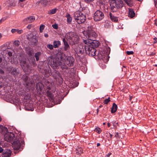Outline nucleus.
<instances>
[{
	"label": "nucleus",
	"mask_w": 157,
	"mask_h": 157,
	"mask_svg": "<svg viewBox=\"0 0 157 157\" xmlns=\"http://www.w3.org/2000/svg\"><path fill=\"white\" fill-rule=\"evenodd\" d=\"M4 71L2 69L0 68V74L3 75L4 74Z\"/></svg>",
	"instance_id": "48"
},
{
	"label": "nucleus",
	"mask_w": 157,
	"mask_h": 157,
	"mask_svg": "<svg viewBox=\"0 0 157 157\" xmlns=\"http://www.w3.org/2000/svg\"><path fill=\"white\" fill-rule=\"evenodd\" d=\"M128 12V17L132 18L135 16V13L134 11L131 8H129Z\"/></svg>",
	"instance_id": "20"
},
{
	"label": "nucleus",
	"mask_w": 157,
	"mask_h": 157,
	"mask_svg": "<svg viewBox=\"0 0 157 157\" xmlns=\"http://www.w3.org/2000/svg\"><path fill=\"white\" fill-rule=\"evenodd\" d=\"M86 45V53L90 56H93L96 55V50L95 48H92L87 44Z\"/></svg>",
	"instance_id": "8"
},
{
	"label": "nucleus",
	"mask_w": 157,
	"mask_h": 157,
	"mask_svg": "<svg viewBox=\"0 0 157 157\" xmlns=\"http://www.w3.org/2000/svg\"><path fill=\"white\" fill-rule=\"evenodd\" d=\"M87 27V30L83 33L84 35L86 34V36L88 38L87 40H84L83 42L85 44H87V42L95 39L97 36L94 28L91 26L88 25Z\"/></svg>",
	"instance_id": "2"
},
{
	"label": "nucleus",
	"mask_w": 157,
	"mask_h": 157,
	"mask_svg": "<svg viewBox=\"0 0 157 157\" xmlns=\"http://www.w3.org/2000/svg\"><path fill=\"white\" fill-rule=\"evenodd\" d=\"M109 17L110 19L113 21L117 22L118 21V18L114 16L111 13H109Z\"/></svg>",
	"instance_id": "22"
},
{
	"label": "nucleus",
	"mask_w": 157,
	"mask_h": 157,
	"mask_svg": "<svg viewBox=\"0 0 157 157\" xmlns=\"http://www.w3.org/2000/svg\"><path fill=\"white\" fill-rule=\"evenodd\" d=\"M19 74V71L17 70V68H14L12 69L11 71V74L14 77L16 78L18 75Z\"/></svg>",
	"instance_id": "21"
},
{
	"label": "nucleus",
	"mask_w": 157,
	"mask_h": 157,
	"mask_svg": "<svg viewBox=\"0 0 157 157\" xmlns=\"http://www.w3.org/2000/svg\"><path fill=\"white\" fill-rule=\"evenodd\" d=\"M110 139L111 140L113 136V135L111 134H110Z\"/></svg>",
	"instance_id": "60"
},
{
	"label": "nucleus",
	"mask_w": 157,
	"mask_h": 157,
	"mask_svg": "<svg viewBox=\"0 0 157 157\" xmlns=\"http://www.w3.org/2000/svg\"><path fill=\"white\" fill-rule=\"evenodd\" d=\"M75 51L79 59H82L86 53V46H83L82 45L78 46Z\"/></svg>",
	"instance_id": "7"
},
{
	"label": "nucleus",
	"mask_w": 157,
	"mask_h": 157,
	"mask_svg": "<svg viewBox=\"0 0 157 157\" xmlns=\"http://www.w3.org/2000/svg\"><path fill=\"white\" fill-rule=\"evenodd\" d=\"M109 2L111 9L113 12L116 11L118 8H122L124 5L122 0H111Z\"/></svg>",
	"instance_id": "4"
},
{
	"label": "nucleus",
	"mask_w": 157,
	"mask_h": 157,
	"mask_svg": "<svg viewBox=\"0 0 157 157\" xmlns=\"http://www.w3.org/2000/svg\"><path fill=\"white\" fill-rule=\"evenodd\" d=\"M54 73L53 74V77L55 79H56V80H57L58 79L60 80V81L62 82L63 79L59 71H55Z\"/></svg>",
	"instance_id": "17"
},
{
	"label": "nucleus",
	"mask_w": 157,
	"mask_h": 157,
	"mask_svg": "<svg viewBox=\"0 0 157 157\" xmlns=\"http://www.w3.org/2000/svg\"><path fill=\"white\" fill-rule=\"evenodd\" d=\"M44 1V5L46 6L47 4L50 5L51 4H55V2L54 0H43Z\"/></svg>",
	"instance_id": "23"
},
{
	"label": "nucleus",
	"mask_w": 157,
	"mask_h": 157,
	"mask_svg": "<svg viewBox=\"0 0 157 157\" xmlns=\"http://www.w3.org/2000/svg\"><path fill=\"white\" fill-rule=\"evenodd\" d=\"M47 46L48 48L51 50H53L54 48V46L52 44H48L47 45Z\"/></svg>",
	"instance_id": "37"
},
{
	"label": "nucleus",
	"mask_w": 157,
	"mask_h": 157,
	"mask_svg": "<svg viewBox=\"0 0 157 157\" xmlns=\"http://www.w3.org/2000/svg\"><path fill=\"white\" fill-rule=\"evenodd\" d=\"M32 25H28V26L27 27V28L28 29H30L32 28Z\"/></svg>",
	"instance_id": "52"
},
{
	"label": "nucleus",
	"mask_w": 157,
	"mask_h": 157,
	"mask_svg": "<svg viewBox=\"0 0 157 157\" xmlns=\"http://www.w3.org/2000/svg\"><path fill=\"white\" fill-rule=\"evenodd\" d=\"M65 60L66 64L69 67L73 66L75 61L74 58L71 56H67Z\"/></svg>",
	"instance_id": "11"
},
{
	"label": "nucleus",
	"mask_w": 157,
	"mask_h": 157,
	"mask_svg": "<svg viewBox=\"0 0 157 157\" xmlns=\"http://www.w3.org/2000/svg\"><path fill=\"white\" fill-rule=\"evenodd\" d=\"M17 33L19 34H21L23 33V30H18L17 29Z\"/></svg>",
	"instance_id": "47"
},
{
	"label": "nucleus",
	"mask_w": 157,
	"mask_h": 157,
	"mask_svg": "<svg viewBox=\"0 0 157 157\" xmlns=\"http://www.w3.org/2000/svg\"><path fill=\"white\" fill-rule=\"evenodd\" d=\"M17 29H13L11 30V32L12 33H15V32H17Z\"/></svg>",
	"instance_id": "50"
},
{
	"label": "nucleus",
	"mask_w": 157,
	"mask_h": 157,
	"mask_svg": "<svg viewBox=\"0 0 157 157\" xmlns=\"http://www.w3.org/2000/svg\"><path fill=\"white\" fill-rule=\"evenodd\" d=\"M66 54L62 51L59 52L56 54V57L58 60L60 61L64 62L67 57Z\"/></svg>",
	"instance_id": "10"
},
{
	"label": "nucleus",
	"mask_w": 157,
	"mask_h": 157,
	"mask_svg": "<svg viewBox=\"0 0 157 157\" xmlns=\"http://www.w3.org/2000/svg\"><path fill=\"white\" fill-rule=\"evenodd\" d=\"M17 2L15 1H13V2L11 3L10 5V6H15L16 5V4Z\"/></svg>",
	"instance_id": "43"
},
{
	"label": "nucleus",
	"mask_w": 157,
	"mask_h": 157,
	"mask_svg": "<svg viewBox=\"0 0 157 157\" xmlns=\"http://www.w3.org/2000/svg\"><path fill=\"white\" fill-rule=\"evenodd\" d=\"M41 3V4L44 5V1L43 0H41L40 1L37 2L36 3V6H39L40 4Z\"/></svg>",
	"instance_id": "40"
},
{
	"label": "nucleus",
	"mask_w": 157,
	"mask_h": 157,
	"mask_svg": "<svg viewBox=\"0 0 157 157\" xmlns=\"http://www.w3.org/2000/svg\"><path fill=\"white\" fill-rule=\"evenodd\" d=\"M28 40L30 42L31 44L33 45H36L37 44L38 40L37 38L34 36L29 38Z\"/></svg>",
	"instance_id": "16"
},
{
	"label": "nucleus",
	"mask_w": 157,
	"mask_h": 157,
	"mask_svg": "<svg viewBox=\"0 0 157 157\" xmlns=\"http://www.w3.org/2000/svg\"><path fill=\"white\" fill-rule=\"evenodd\" d=\"M104 17V13L100 10H97L94 13V18L95 21H101Z\"/></svg>",
	"instance_id": "9"
},
{
	"label": "nucleus",
	"mask_w": 157,
	"mask_h": 157,
	"mask_svg": "<svg viewBox=\"0 0 157 157\" xmlns=\"http://www.w3.org/2000/svg\"><path fill=\"white\" fill-rule=\"evenodd\" d=\"M87 44L92 47V48H95L99 46L100 43L98 41L95 40V39H94L92 41H90V42H87Z\"/></svg>",
	"instance_id": "14"
},
{
	"label": "nucleus",
	"mask_w": 157,
	"mask_h": 157,
	"mask_svg": "<svg viewBox=\"0 0 157 157\" xmlns=\"http://www.w3.org/2000/svg\"><path fill=\"white\" fill-rule=\"evenodd\" d=\"M20 63H21V65H23V66H25L26 65V61L25 60H22L20 62Z\"/></svg>",
	"instance_id": "42"
},
{
	"label": "nucleus",
	"mask_w": 157,
	"mask_h": 157,
	"mask_svg": "<svg viewBox=\"0 0 157 157\" xmlns=\"http://www.w3.org/2000/svg\"><path fill=\"white\" fill-rule=\"evenodd\" d=\"M46 94L47 96L49 98V99L50 101H53L52 94L48 90L47 91Z\"/></svg>",
	"instance_id": "28"
},
{
	"label": "nucleus",
	"mask_w": 157,
	"mask_h": 157,
	"mask_svg": "<svg viewBox=\"0 0 157 157\" xmlns=\"http://www.w3.org/2000/svg\"><path fill=\"white\" fill-rule=\"evenodd\" d=\"M114 136L117 138H120V137L119 136V133L118 132L115 133V134H114Z\"/></svg>",
	"instance_id": "46"
},
{
	"label": "nucleus",
	"mask_w": 157,
	"mask_h": 157,
	"mask_svg": "<svg viewBox=\"0 0 157 157\" xmlns=\"http://www.w3.org/2000/svg\"><path fill=\"white\" fill-rule=\"evenodd\" d=\"M132 98V96H130V97H129V101H131Z\"/></svg>",
	"instance_id": "58"
},
{
	"label": "nucleus",
	"mask_w": 157,
	"mask_h": 157,
	"mask_svg": "<svg viewBox=\"0 0 157 157\" xmlns=\"http://www.w3.org/2000/svg\"><path fill=\"white\" fill-rule=\"evenodd\" d=\"M154 39L155 40V41L153 42V44H155L157 42V38L156 37H155Z\"/></svg>",
	"instance_id": "51"
},
{
	"label": "nucleus",
	"mask_w": 157,
	"mask_h": 157,
	"mask_svg": "<svg viewBox=\"0 0 157 157\" xmlns=\"http://www.w3.org/2000/svg\"><path fill=\"white\" fill-rule=\"evenodd\" d=\"M8 55L9 56H12V53L10 52H8Z\"/></svg>",
	"instance_id": "53"
},
{
	"label": "nucleus",
	"mask_w": 157,
	"mask_h": 157,
	"mask_svg": "<svg viewBox=\"0 0 157 157\" xmlns=\"http://www.w3.org/2000/svg\"><path fill=\"white\" fill-rule=\"evenodd\" d=\"M22 79L24 82L23 85L26 89V91L28 92L29 90L31 85L33 84V82L32 79L29 78L26 75H23Z\"/></svg>",
	"instance_id": "6"
},
{
	"label": "nucleus",
	"mask_w": 157,
	"mask_h": 157,
	"mask_svg": "<svg viewBox=\"0 0 157 157\" xmlns=\"http://www.w3.org/2000/svg\"><path fill=\"white\" fill-rule=\"evenodd\" d=\"M59 66H60L61 68L63 70V69H67L68 67L64 63V61H62V62L61 61H59Z\"/></svg>",
	"instance_id": "24"
},
{
	"label": "nucleus",
	"mask_w": 157,
	"mask_h": 157,
	"mask_svg": "<svg viewBox=\"0 0 157 157\" xmlns=\"http://www.w3.org/2000/svg\"><path fill=\"white\" fill-rule=\"evenodd\" d=\"M94 131L97 132L98 134H100L101 132V130L100 128H96L94 129Z\"/></svg>",
	"instance_id": "39"
},
{
	"label": "nucleus",
	"mask_w": 157,
	"mask_h": 157,
	"mask_svg": "<svg viewBox=\"0 0 157 157\" xmlns=\"http://www.w3.org/2000/svg\"><path fill=\"white\" fill-rule=\"evenodd\" d=\"M67 18V21L68 23L71 24L72 21V17L71 16V15L69 14H68L66 16Z\"/></svg>",
	"instance_id": "31"
},
{
	"label": "nucleus",
	"mask_w": 157,
	"mask_h": 157,
	"mask_svg": "<svg viewBox=\"0 0 157 157\" xmlns=\"http://www.w3.org/2000/svg\"><path fill=\"white\" fill-rule=\"evenodd\" d=\"M12 152L10 149H6L4 151L2 155V157H9L10 156Z\"/></svg>",
	"instance_id": "19"
},
{
	"label": "nucleus",
	"mask_w": 157,
	"mask_h": 157,
	"mask_svg": "<svg viewBox=\"0 0 157 157\" xmlns=\"http://www.w3.org/2000/svg\"><path fill=\"white\" fill-rule=\"evenodd\" d=\"M110 101V98L109 97L108 98L104 100V103L105 104H107Z\"/></svg>",
	"instance_id": "41"
},
{
	"label": "nucleus",
	"mask_w": 157,
	"mask_h": 157,
	"mask_svg": "<svg viewBox=\"0 0 157 157\" xmlns=\"http://www.w3.org/2000/svg\"><path fill=\"white\" fill-rule=\"evenodd\" d=\"M65 38L63 39L62 40L64 45V49L65 51L69 50L70 48L68 44L67 41H68L71 44L72 42V45L77 43L78 42V36L76 34L72 32H70L66 33Z\"/></svg>",
	"instance_id": "1"
},
{
	"label": "nucleus",
	"mask_w": 157,
	"mask_h": 157,
	"mask_svg": "<svg viewBox=\"0 0 157 157\" xmlns=\"http://www.w3.org/2000/svg\"><path fill=\"white\" fill-rule=\"evenodd\" d=\"M155 54V53H154L152 52L151 54H150L149 55L150 56H154Z\"/></svg>",
	"instance_id": "56"
},
{
	"label": "nucleus",
	"mask_w": 157,
	"mask_h": 157,
	"mask_svg": "<svg viewBox=\"0 0 157 157\" xmlns=\"http://www.w3.org/2000/svg\"><path fill=\"white\" fill-rule=\"evenodd\" d=\"M43 85L40 83H37L36 85V89L38 91H41L43 89Z\"/></svg>",
	"instance_id": "27"
},
{
	"label": "nucleus",
	"mask_w": 157,
	"mask_h": 157,
	"mask_svg": "<svg viewBox=\"0 0 157 157\" xmlns=\"http://www.w3.org/2000/svg\"><path fill=\"white\" fill-rule=\"evenodd\" d=\"M126 53L128 55H132L134 53V52L132 51H127L126 52Z\"/></svg>",
	"instance_id": "44"
},
{
	"label": "nucleus",
	"mask_w": 157,
	"mask_h": 157,
	"mask_svg": "<svg viewBox=\"0 0 157 157\" xmlns=\"http://www.w3.org/2000/svg\"><path fill=\"white\" fill-rule=\"evenodd\" d=\"M155 24L157 26V20L155 19Z\"/></svg>",
	"instance_id": "55"
},
{
	"label": "nucleus",
	"mask_w": 157,
	"mask_h": 157,
	"mask_svg": "<svg viewBox=\"0 0 157 157\" xmlns=\"http://www.w3.org/2000/svg\"><path fill=\"white\" fill-rule=\"evenodd\" d=\"M24 144V140L22 138L19 136H16V138L14 140L12 145L13 149L15 150H19L21 151L22 149V146Z\"/></svg>",
	"instance_id": "3"
},
{
	"label": "nucleus",
	"mask_w": 157,
	"mask_h": 157,
	"mask_svg": "<svg viewBox=\"0 0 157 157\" xmlns=\"http://www.w3.org/2000/svg\"><path fill=\"white\" fill-rule=\"evenodd\" d=\"M103 53L102 52H100L97 55H96L97 57V58L99 59H102L104 62H107L109 60V57L107 54L106 55H103Z\"/></svg>",
	"instance_id": "12"
},
{
	"label": "nucleus",
	"mask_w": 157,
	"mask_h": 157,
	"mask_svg": "<svg viewBox=\"0 0 157 157\" xmlns=\"http://www.w3.org/2000/svg\"><path fill=\"white\" fill-rule=\"evenodd\" d=\"M52 27L53 28L55 29H57L58 28V25L57 24H53L52 25Z\"/></svg>",
	"instance_id": "45"
},
{
	"label": "nucleus",
	"mask_w": 157,
	"mask_h": 157,
	"mask_svg": "<svg viewBox=\"0 0 157 157\" xmlns=\"http://www.w3.org/2000/svg\"><path fill=\"white\" fill-rule=\"evenodd\" d=\"M117 105L115 103H113L111 108V112L112 113H115L117 109Z\"/></svg>",
	"instance_id": "25"
},
{
	"label": "nucleus",
	"mask_w": 157,
	"mask_h": 157,
	"mask_svg": "<svg viewBox=\"0 0 157 157\" xmlns=\"http://www.w3.org/2000/svg\"><path fill=\"white\" fill-rule=\"evenodd\" d=\"M13 44L15 46L18 47L20 44V42L18 40H16L14 42Z\"/></svg>",
	"instance_id": "36"
},
{
	"label": "nucleus",
	"mask_w": 157,
	"mask_h": 157,
	"mask_svg": "<svg viewBox=\"0 0 157 157\" xmlns=\"http://www.w3.org/2000/svg\"><path fill=\"white\" fill-rule=\"evenodd\" d=\"M59 61L56 60H54L51 63V66L54 69L57 68L59 66Z\"/></svg>",
	"instance_id": "18"
},
{
	"label": "nucleus",
	"mask_w": 157,
	"mask_h": 157,
	"mask_svg": "<svg viewBox=\"0 0 157 157\" xmlns=\"http://www.w3.org/2000/svg\"><path fill=\"white\" fill-rule=\"evenodd\" d=\"M100 144L99 143H98L97 144V147H98L99 146H100Z\"/></svg>",
	"instance_id": "61"
},
{
	"label": "nucleus",
	"mask_w": 157,
	"mask_h": 157,
	"mask_svg": "<svg viewBox=\"0 0 157 157\" xmlns=\"http://www.w3.org/2000/svg\"><path fill=\"white\" fill-rule=\"evenodd\" d=\"M61 44V43L59 40H55L53 42V46L54 48H56L59 47Z\"/></svg>",
	"instance_id": "29"
},
{
	"label": "nucleus",
	"mask_w": 157,
	"mask_h": 157,
	"mask_svg": "<svg viewBox=\"0 0 157 157\" xmlns=\"http://www.w3.org/2000/svg\"><path fill=\"white\" fill-rule=\"evenodd\" d=\"M44 36L45 37L47 38L48 36V35L47 33H45L44 34Z\"/></svg>",
	"instance_id": "54"
},
{
	"label": "nucleus",
	"mask_w": 157,
	"mask_h": 157,
	"mask_svg": "<svg viewBox=\"0 0 157 157\" xmlns=\"http://www.w3.org/2000/svg\"><path fill=\"white\" fill-rule=\"evenodd\" d=\"M76 153L78 155L81 154L83 152V150L80 147H78L75 151Z\"/></svg>",
	"instance_id": "32"
},
{
	"label": "nucleus",
	"mask_w": 157,
	"mask_h": 157,
	"mask_svg": "<svg viewBox=\"0 0 157 157\" xmlns=\"http://www.w3.org/2000/svg\"><path fill=\"white\" fill-rule=\"evenodd\" d=\"M102 106H103V105H101L100 106H99V108H101V107H102Z\"/></svg>",
	"instance_id": "64"
},
{
	"label": "nucleus",
	"mask_w": 157,
	"mask_h": 157,
	"mask_svg": "<svg viewBox=\"0 0 157 157\" xmlns=\"http://www.w3.org/2000/svg\"><path fill=\"white\" fill-rule=\"evenodd\" d=\"M45 25H41L40 28V33L43 32V31L44 29Z\"/></svg>",
	"instance_id": "38"
},
{
	"label": "nucleus",
	"mask_w": 157,
	"mask_h": 157,
	"mask_svg": "<svg viewBox=\"0 0 157 157\" xmlns=\"http://www.w3.org/2000/svg\"><path fill=\"white\" fill-rule=\"evenodd\" d=\"M15 137V135L13 133H8L5 135L4 140L9 142H11Z\"/></svg>",
	"instance_id": "13"
},
{
	"label": "nucleus",
	"mask_w": 157,
	"mask_h": 157,
	"mask_svg": "<svg viewBox=\"0 0 157 157\" xmlns=\"http://www.w3.org/2000/svg\"><path fill=\"white\" fill-rule=\"evenodd\" d=\"M30 58L29 59V61L30 64L34 65L35 63V60L34 57L33 56L30 57Z\"/></svg>",
	"instance_id": "30"
},
{
	"label": "nucleus",
	"mask_w": 157,
	"mask_h": 157,
	"mask_svg": "<svg viewBox=\"0 0 157 157\" xmlns=\"http://www.w3.org/2000/svg\"><path fill=\"white\" fill-rule=\"evenodd\" d=\"M26 53L30 57L32 56L33 55V51L32 49L30 48H27L26 50Z\"/></svg>",
	"instance_id": "26"
},
{
	"label": "nucleus",
	"mask_w": 157,
	"mask_h": 157,
	"mask_svg": "<svg viewBox=\"0 0 157 157\" xmlns=\"http://www.w3.org/2000/svg\"><path fill=\"white\" fill-rule=\"evenodd\" d=\"M4 20L3 19H2L1 20H0V23L2 21H4Z\"/></svg>",
	"instance_id": "62"
},
{
	"label": "nucleus",
	"mask_w": 157,
	"mask_h": 157,
	"mask_svg": "<svg viewBox=\"0 0 157 157\" xmlns=\"http://www.w3.org/2000/svg\"><path fill=\"white\" fill-rule=\"evenodd\" d=\"M2 61V58L0 57V63H1Z\"/></svg>",
	"instance_id": "63"
},
{
	"label": "nucleus",
	"mask_w": 157,
	"mask_h": 157,
	"mask_svg": "<svg viewBox=\"0 0 157 157\" xmlns=\"http://www.w3.org/2000/svg\"><path fill=\"white\" fill-rule=\"evenodd\" d=\"M41 54V53L40 52H37L35 54V57L37 61L39 60V56H40Z\"/></svg>",
	"instance_id": "33"
},
{
	"label": "nucleus",
	"mask_w": 157,
	"mask_h": 157,
	"mask_svg": "<svg viewBox=\"0 0 157 157\" xmlns=\"http://www.w3.org/2000/svg\"><path fill=\"white\" fill-rule=\"evenodd\" d=\"M87 3H90V2L93 1L94 0H84Z\"/></svg>",
	"instance_id": "49"
},
{
	"label": "nucleus",
	"mask_w": 157,
	"mask_h": 157,
	"mask_svg": "<svg viewBox=\"0 0 157 157\" xmlns=\"http://www.w3.org/2000/svg\"><path fill=\"white\" fill-rule=\"evenodd\" d=\"M35 19V17L34 16H31L25 18L23 21L25 23H31L34 21Z\"/></svg>",
	"instance_id": "15"
},
{
	"label": "nucleus",
	"mask_w": 157,
	"mask_h": 157,
	"mask_svg": "<svg viewBox=\"0 0 157 157\" xmlns=\"http://www.w3.org/2000/svg\"><path fill=\"white\" fill-rule=\"evenodd\" d=\"M126 3L129 6H132V0H124Z\"/></svg>",
	"instance_id": "34"
},
{
	"label": "nucleus",
	"mask_w": 157,
	"mask_h": 157,
	"mask_svg": "<svg viewBox=\"0 0 157 157\" xmlns=\"http://www.w3.org/2000/svg\"><path fill=\"white\" fill-rule=\"evenodd\" d=\"M57 10V9H52L50 10L49 13L50 14H52L55 13L56 12Z\"/></svg>",
	"instance_id": "35"
},
{
	"label": "nucleus",
	"mask_w": 157,
	"mask_h": 157,
	"mask_svg": "<svg viewBox=\"0 0 157 157\" xmlns=\"http://www.w3.org/2000/svg\"><path fill=\"white\" fill-rule=\"evenodd\" d=\"M74 17L75 21L79 24L84 22L86 20L85 15L79 11H77L74 13Z\"/></svg>",
	"instance_id": "5"
},
{
	"label": "nucleus",
	"mask_w": 157,
	"mask_h": 157,
	"mask_svg": "<svg viewBox=\"0 0 157 157\" xmlns=\"http://www.w3.org/2000/svg\"><path fill=\"white\" fill-rule=\"evenodd\" d=\"M110 125H111V124L110 123H107V125L108 127H110Z\"/></svg>",
	"instance_id": "59"
},
{
	"label": "nucleus",
	"mask_w": 157,
	"mask_h": 157,
	"mask_svg": "<svg viewBox=\"0 0 157 157\" xmlns=\"http://www.w3.org/2000/svg\"><path fill=\"white\" fill-rule=\"evenodd\" d=\"M155 6L156 8H157V2L155 1Z\"/></svg>",
	"instance_id": "57"
}]
</instances>
